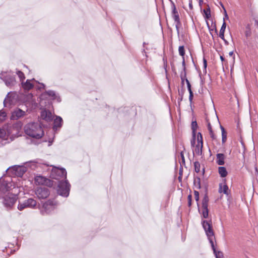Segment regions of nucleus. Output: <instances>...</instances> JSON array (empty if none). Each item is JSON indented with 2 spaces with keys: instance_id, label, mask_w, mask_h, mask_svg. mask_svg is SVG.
Listing matches in <instances>:
<instances>
[{
  "instance_id": "f257e3e1",
  "label": "nucleus",
  "mask_w": 258,
  "mask_h": 258,
  "mask_svg": "<svg viewBox=\"0 0 258 258\" xmlns=\"http://www.w3.org/2000/svg\"><path fill=\"white\" fill-rule=\"evenodd\" d=\"M25 133L28 136L39 139L44 135V131L40 123L30 122L24 126Z\"/></svg>"
},
{
  "instance_id": "f03ea898",
  "label": "nucleus",
  "mask_w": 258,
  "mask_h": 258,
  "mask_svg": "<svg viewBox=\"0 0 258 258\" xmlns=\"http://www.w3.org/2000/svg\"><path fill=\"white\" fill-rule=\"evenodd\" d=\"M203 228H204L206 234L208 237L210 243L211 244L213 252H216V249L214 243L215 240L214 232L213 230L211 220H204L202 221Z\"/></svg>"
},
{
  "instance_id": "7ed1b4c3",
  "label": "nucleus",
  "mask_w": 258,
  "mask_h": 258,
  "mask_svg": "<svg viewBox=\"0 0 258 258\" xmlns=\"http://www.w3.org/2000/svg\"><path fill=\"white\" fill-rule=\"evenodd\" d=\"M13 185L12 179L10 176H5L0 178V199L11 190Z\"/></svg>"
},
{
  "instance_id": "20e7f679",
  "label": "nucleus",
  "mask_w": 258,
  "mask_h": 258,
  "mask_svg": "<svg viewBox=\"0 0 258 258\" xmlns=\"http://www.w3.org/2000/svg\"><path fill=\"white\" fill-rule=\"evenodd\" d=\"M36 205L37 202L34 199L24 198L19 200L17 208L19 211H23L27 208L35 209Z\"/></svg>"
},
{
  "instance_id": "39448f33",
  "label": "nucleus",
  "mask_w": 258,
  "mask_h": 258,
  "mask_svg": "<svg viewBox=\"0 0 258 258\" xmlns=\"http://www.w3.org/2000/svg\"><path fill=\"white\" fill-rule=\"evenodd\" d=\"M71 185L68 180H60L58 182L57 192L58 195L67 198L69 196Z\"/></svg>"
},
{
  "instance_id": "423d86ee",
  "label": "nucleus",
  "mask_w": 258,
  "mask_h": 258,
  "mask_svg": "<svg viewBox=\"0 0 258 258\" xmlns=\"http://www.w3.org/2000/svg\"><path fill=\"white\" fill-rule=\"evenodd\" d=\"M50 176L52 178L58 180H63V179H66L67 178V171L64 168L53 167L52 169Z\"/></svg>"
},
{
  "instance_id": "0eeeda50",
  "label": "nucleus",
  "mask_w": 258,
  "mask_h": 258,
  "mask_svg": "<svg viewBox=\"0 0 258 258\" xmlns=\"http://www.w3.org/2000/svg\"><path fill=\"white\" fill-rule=\"evenodd\" d=\"M0 79L5 83L7 87H11L16 84L15 75H12L6 72L0 73Z\"/></svg>"
},
{
  "instance_id": "6e6552de",
  "label": "nucleus",
  "mask_w": 258,
  "mask_h": 258,
  "mask_svg": "<svg viewBox=\"0 0 258 258\" xmlns=\"http://www.w3.org/2000/svg\"><path fill=\"white\" fill-rule=\"evenodd\" d=\"M18 99V96L16 93L9 92L4 101V105L5 107L10 108L16 104Z\"/></svg>"
},
{
  "instance_id": "1a4fd4ad",
  "label": "nucleus",
  "mask_w": 258,
  "mask_h": 258,
  "mask_svg": "<svg viewBox=\"0 0 258 258\" xmlns=\"http://www.w3.org/2000/svg\"><path fill=\"white\" fill-rule=\"evenodd\" d=\"M3 198V203L5 206L8 209H10L15 204L18 199L17 195L16 194H8V195L1 197Z\"/></svg>"
},
{
  "instance_id": "9d476101",
  "label": "nucleus",
  "mask_w": 258,
  "mask_h": 258,
  "mask_svg": "<svg viewBox=\"0 0 258 258\" xmlns=\"http://www.w3.org/2000/svg\"><path fill=\"white\" fill-rule=\"evenodd\" d=\"M57 205V203L54 199H50L45 202L43 205L44 210L41 211L43 215L45 214H49L53 211L55 206Z\"/></svg>"
},
{
  "instance_id": "9b49d317",
  "label": "nucleus",
  "mask_w": 258,
  "mask_h": 258,
  "mask_svg": "<svg viewBox=\"0 0 258 258\" xmlns=\"http://www.w3.org/2000/svg\"><path fill=\"white\" fill-rule=\"evenodd\" d=\"M40 99H50L51 100H56L58 102L61 101L60 97L53 90L45 91L42 93L40 97Z\"/></svg>"
},
{
  "instance_id": "f8f14e48",
  "label": "nucleus",
  "mask_w": 258,
  "mask_h": 258,
  "mask_svg": "<svg viewBox=\"0 0 258 258\" xmlns=\"http://www.w3.org/2000/svg\"><path fill=\"white\" fill-rule=\"evenodd\" d=\"M35 194L39 199H45L50 195L49 188L45 186H40L35 189Z\"/></svg>"
},
{
  "instance_id": "ddd939ff",
  "label": "nucleus",
  "mask_w": 258,
  "mask_h": 258,
  "mask_svg": "<svg viewBox=\"0 0 258 258\" xmlns=\"http://www.w3.org/2000/svg\"><path fill=\"white\" fill-rule=\"evenodd\" d=\"M27 115V112L20 108H16L12 112L11 119L12 120H18L25 117Z\"/></svg>"
},
{
  "instance_id": "4468645a",
  "label": "nucleus",
  "mask_w": 258,
  "mask_h": 258,
  "mask_svg": "<svg viewBox=\"0 0 258 258\" xmlns=\"http://www.w3.org/2000/svg\"><path fill=\"white\" fill-rule=\"evenodd\" d=\"M209 202V198L207 194L205 195L202 200V208L203 209L202 217L203 218H207L209 216V210L208 208Z\"/></svg>"
},
{
  "instance_id": "2eb2a0df",
  "label": "nucleus",
  "mask_w": 258,
  "mask_h": 258,
  "mask_svg": "<svg viewBox=\"0 0 258 258\" xmlns=\"http://www.w3.org/2000/svg\"><path fill=\"white\" fill-rule=\"evenodd\" d=\"M197 138L198 144L196 146L195 152L197 154L201 155L202 154V149L203 146L202 135L201 133H198Z\"/></svg>"
},
{
  "instance_id": "dca6fc26",
  "label": "nucleus",
  "mask_w": 258,
  "mask_h": 258,
  "mask_svg": "<svg viewBox=\"0 0 258 258\" xmlns=\"http://www.w3.org/2000/svg\"><path fill=\"white\" fill-rule=\"evenodd\" d=\"M12 169L14 171V174L19 177H22L27 171L25 166L19 165H14L12 167Z\"/></svg>"
},
{
  "instance_id": "f3484780",
  "label": "nucleus",
  "mask_w": 258,
  "mask_h": 258,
  "mask_svg": "<svg viewBox=\"0 0 258 258\" xmlns=\"http://www.w3.org/2000/svg\"><path fill=\"white\" fill-rule=\"evenodd\" d=\"M41 117L42 119L46 121H50L53 119V115L48 110H44L41 112Z\"/></svg>"
},
{
  "instance_id": "a211bd4d",
  "label": "nucleus",
  "mask_w": 258,
  "mask_h": 258,
  "mask_svg": "<svg viewBox=\"0 0 258 258\" xmlns=\"http://www.w3.org/2000/svg\"><path fill=\"white\" fill-rule=\"evenodd\" d=\"M63 120L61 117L56 116L53 121V130L56 131L57 128H59L62 126Z\"/></svg>"
},
{
  "instance_id": "6ab92c4d",
  "label": "nucleus",
  "mask_w": 258,
  "mask_h": 258,
  "mask_svg": "<svg viewBox=\"0 0 258 258\" xmlns=\"http://www.w3.org/2000/svg\"><path fill=\"white\" fill-rule=\"evenodd\" d=\"M32 81H35L34 79L32 80H27L25 83L22 82V85L23 88L25 90H30L32 89L34 87V85L31 82Z\"/></svg>"
},
{
  "instance_id": "aec40b11",
  "label": "nucleus",
  "mask_w": 258,
  "mask_h": 258,
  "mask_svg": "<svg viewBox=\"0 0 258 258\" xmlns=\"http://www.w3.org/2000/svg\"><path fill=\"white\" fill-rule=\"evenodd\" d=\"M48 180L47 178L41 175L37 176L35 178V182L38 184L43 185L47 184Z\"/></svg>"
},
{
  "instance_id": "412c9836",
  "label": "nucleus",
  "mask_w": 258,
  "mask_h": 258,
  "mask_svg": "<svg viewBox=\"0 0 258 258\" xmlns=\"http://www.w3.org/2000/svg\"><path fill=\"white\" fill-rule=\"evenodd\" d=\"M173 19H174V21L176 22L175 24V27L177 31V33L178 36L179 35V27L180 26H181V22L179 19V16L178 14H176L175 15L172 16Z\"/></svg>"
},
{
  "instance_id": "4be33fe9",
  "label": "nucleus",
  "mask_w": 258,
  "mask_h": 258,
  "mask_svg": "<svg viewBox=\"0 0 258 258\" xmlns=\"http://www.w3.org/2000/svg\"><path fill=\"white\" fill-rule=\"evenodd\" d=\"M225 156L222 153H218L216 155V163L219 165H223L225 163L224 162Z\"/></svg>"
},
{
  "instance_id": "5701e85b",
  "label": "nucleus",
  "mask_w": 258,
  "mask_h": 258,
  "mask_svg": "<svg viewBox=\"0 0 258 258\" xmlns=\"http://www.w3.org/2000/svg\"><path fill=\"white\" fill-rule=\"evenodd\" d=\"M226 27V23L225 21V18H223V23L221 27L220 32H219V37L222 39H224V32Z\"/></svg>"
},
{
  "instance_id": "b1692460",
  "label": "nucleus",
  "mask_w": 258,
  "mask_h": 258,
  "mask_svg": "<svg viewBox=\"0 0 258 258\" xmlns=\"http://www.w3.org/2000/svg\"><path fill=\"white\" fill-rule=\"evenodd\" d=\"M218 172L221 177H225L227 175V171L225 167L220 166L218 168Z\"/></svg>"
},
{
  "instance_id": "393cba45",
  "label": "nucleus",
  "mask_w": 258,
  "mask_h": 258,
  "mask_svg": "<svg viewBox=\"0 0 258 258\" xmlns=\"http://www.w3.org/2000/svg\"><path fill=\"white\" fill-rule=\"evenodd\" d=\"M194 186L195 188L199 189L201 188V179L199 177H195L194 181Z\"/></svg>"
},
{
  "instance_id": "a878e982",
  "label": "nucleus",
  "mask_w": 258,
  "mask_h": 258,
  "mask_svg": "<svg viewBox=\"0 0 258 258\" xmlns=\"http://www.w3.org/2000/svg\"><path fill=\"white\" fill-rule=\"evenodd\" d=\"M228 186L226 184H224L223 186L222 189V184L219 185V192H223L224 194L228 195Z\"/></svg>"
},
{
  "instance_id": "bb28decb",
  "label": "nucleus",
  "mask_w": 258,
  "mask_h": 258,
  "mask_svg": "<svg viewBox=\"0 0 258 258\" xmlns=\"http://www.w3.org/2000/svg\"><path fill=\"white\" fill-rule=\"evenodd\" d=\"M198 127V124L196 121H192L191 122V130L192 136L194 137L196 136V130Z\"/></svg>"
},
{
  "instance_id": "cd10ccee",
  "label": "nucleus",
  "mask_w": 258,
  "mask_h": 258,
  "mask_svg": "<svg viewBox=\"0 0 258 258\" xmlns=\"http://www.w3.org/2000/svg\"><path fill=\"white\" fill-rule=\"evenodd\" d=\"M23 125V123L22 121H18L13 124V127L18 131L22 128Z\"/></svg>"
},
{
  "instance_id": "c85d7f7f",
  "label": "nucleus",
  "mask_w": 258,
  "mask_h": 258,
  "mask_svg": "<svg viewBox=\"0 0 258 258\" xmlns=\"http://www.w3.org/2000/svg\"><path fill=\"white\" fill-rule=\"evenodd\" d=\"M203 12L204 13L205 18L206 19H208L211 17V11L209 7L207 9H204Z\"/></svg>"
},
{
  "instance_id": "c756f323",
  "label": "nucleus",
  "mask_w": 258,
  "mask_h": 258,
  "mask_svg": "<svg viewBox=\"0 0 258 258\" xmlns=\"http://www.w3.org/2000/svg\"><path fill=\"white\" fill-rule=\"evenodd\" d=\"M17 75L18 76L19 78H20V80L22 82H23V81L25 79V75L24 73L21 72V71H17Z\"/></svg>"
},
{
  "instance_id": "7c9ffc66",
  "label": "nucleus",
  "mask_w": 258,
  "mask_h": 258,
  "mask_svg": "<svg viewBox=\"0 0 258 258\" xmlns=\"http://www.w3.org/2000/svg\"><path fill=\"white\" fill-rule=\"evenodd\" d=\"M200 164L198 161L194 162L195 171L197 173H199L200 171Z\"/></svg>"
},
{
  "instance_id": "2f4dec72",
  "label": "nucleus",
  "mask_w": 258,
  "mask_h": 258,
  "mask_svg": "<svg viewBox=\"0 0 258 258\" xmlns=\"http://www.w3.org/2000/svg\"><path fill=\"white\" fill-rule=\"evenodd\" d=\"M179 54L183 57H184L185 51L184 46H180L178 48Z\"/></svg>"
},
{
  "instance_id": "473e14b6",
  "label": "nucleus",
  "mask_w": 258,
  "mask_h": 258,
  "mask_svg": "<svg viewBox=\"0 0 258 258\" xmlns=\"http://www.w3.org/2000/svg\"><path fill=\"white\" fill-rule=\"evenodd\" d=\"M186 74V72H181L180 79L181 80V84H184V82L185 81Z\"/></svg>"
},
{
  "instance_id": "72a5a7b5",
  "label": "nucleus",
  "mask_w": 258,
  "mask_h": 258,
  "mask_svg": "<svg viewBox=\"0 0 258 258\" xmlns=\"http://www.w3.org/2000/svg\"><path fill=\"white\" fill-rule=\"evenodd\" d=\"M171 3H172V15L173 16V15H175L176 14H178V13L176 9L175 4L172 2H171Z\"/></svg>"
},
{
  "instance_id": "f704fd0d",
  "label": "nucleus",
  "mask_w": 258,
  "mask_h": 258,
  "mask_svg": "<svg viewBox=\"0 0 258 258\" xmlns=\"http://www.w3.org/2000/svg\"><path fill=\"white\" fill-rule=\"evenodd\" d=\"M214 253L216 258H222L223 256V254L221 251H216V252H214Z\"/></svg>"
},
{
  "instance_id": "c9c22d12",
  "label": "nucleus",
  "mask_w": 258,
  "mask_h": 258,
  "mask_svg": "<svg viewBox=\"0 0 258 258\" xmlns=\"http://www.w3.org/2000/svg\"><path fill=\"white\" fill-rule=\"evenodd\" d=\"M7 114L5 112L0 111V121L3 120L6 117Z\"/></svg>"
},
{
  "instance_id": "e433bc0d",
  "label": "nucleus",
  "mask_w": 258,
  "mask_h": 258,
  "mask_svg": "<svg viewBox=\"0 0 258 258\" xmlns=\"http://www.w3.org/2000/svg\"><path fill=\"white\" fill-rule=\"evenodd\" d=\"M188 200V207H190L191 205V201H192V196L191 195H189L187 197Z\"/></svg>"
},
{
  "instance_id": "4c0bfd02",
  "label": "nucleus",
  "mask_w": 258,
  "mask_h": 258,
  "mask_svg": "<svg viewBox=\"0 0 258 258\" xmlns=\"http://www.w3.org/2000/svg\"><path fill=\"white\" fill-rule=\"evenodd\" d=\"M194 195L196 201L197 202H198L199 200V192L197 190H195Z\"/></svg>"
},
{
  "instance_id": "58836bf2",
  "label": "nucleus",
  "mask_w": 258,
  "mask_h": 258,
  "mask_svg": "<svg viewBox=\"0 0 258 258\" xmlns=\"http://www.w3.org/2000/svg\"><path fill=\"white\" fill-rule=\"evenodd\" d=\"M182 66L183 67V71H182L181 72H186L185 62L184 57L182 58Z\"/></svg>"
},
{
  "instance_id": "ea45409f",
  "label": "nucleus",
  "mask_w": 258,
  "mask_h": 258,
  "mask_svg": "<svg viewBox=\"0 0 258 258\" xmlns=\"http://www.w3.org/2000/svg\"><path fill=\"white\" fill-rule=\"evenodd\" d=\"M180 156L181 160H182V164H185V158H184V154H183V151H181L180 153Z\"/></svg>"
},
{
  "instance_id": "a19ab883",
  "label": "nucleus",
  "mask_w": 258,
  "mask_h": 258,
  "mask_svg": "<svg viewBox=\"0 0 258 258\" xmlns=\"http://www.w3.org/2000/svg\"><path fill=\"white\" fill-rule=\"evenodd\" d=\"M227 138L226 134L222 135V143H224L226 142Z\"/></svg>"
},
{
  "instance_id": "79ce46f5",
  "label": "nucleus",
  "mask_w": 258,
  "mask_h": 258,
  "mask_svg": "<svg viewBox=\"0 0 258 258\" xmlns=\"http://www.w3.org/2000/svg\"><path fill=\"white\" fill-rule=\"evenodd\" d=\"M203 63H204V69L205 70V73H206V68L207 67V62L206 59L205 58H203Z\"/></svg>"
},
{
  "instance_id": "37998d69",
  "label": "nucleus",
  "mask_w": 258,
  "mask_h": 258,
  "mask_svg": "<svg viewBox=\"0 0 258 258\" xmlns=\"http://www.w3.org/2000/svg\"><path fill=\"white\" fill-rule=\"evenodd\" d=\"M189 100L190 102L191 103L192 102V100L193 99L194 94H193L192 92H189Z\"/></svg>"
},
{
  "instance_id": "c03bdc74",
  "label": "nucleus",
  "mask_w": 258,
  "mask_h": 258,
  "mask_svg": "<svg viewBox=\"0 0 258 258\" xmlns=\"http://www.w3.org/2000/svg\"><path fill=\"white\" fill-rule=\"evenodd\" d=\"M220 4H221V6H222V7L223 8V10L224 11L225 18H226L227 19H228V15L227 14V12H226L225 8H224L223 5L221 3Z\"/></svg>"
},
{
  "instance_id": "a18cd8bd",
  "label": "nucleus",
  "mask_w": 258,
  "mask_h": 258,
  "mask_svg": "<svg viewBox=\"0 0 258 258\" xmlns=\"http://www.w3.org/2000/svg\"><path fill=\"white\" fill-rule=\"evenodd\" d=\"M208 130L209 131V133H212L213 132V130H212V126H211L210 123H208Z\"/></svg>"
},
{
  "instance_id": "49530a36",
  "label": "nucleus",
  "mask_w": 258,
  "mask_h": 258,
  "mask_svg": "<svg viewBox=\"0 0 258 258\" xmlns=\"http://www.w3.org/2000/svg\"><path fill=\"white\" fill-rule=\"evenodd\" d=\"M210 137L211 138L213 139V140H215L216 139V136L215 135H214L213 132H212V133H210Z\"/></svg>"
},
{
  "instance_id": "de8ad7c7",
  "label": "nucleus",
  "mask_w": 258,
  "mask_h": 258,
  "mask_svg": "<svg viewBox=\"0 0 258 258\" xmlns=\"http://www.w3.org/2000/svg\"><path fill=\"white\" fill-rule=\"evenodd\" d=\"M220 128L222 131V135L226 134V132L224 129V128L223 127V126H222V125H220Z\"/></svg>"
},
{
  "instance_id": "09e8293b",
  "label": "nucleus",
  "mask_w": 258,
  "mask_h": 258,
  "mask_svg": "<svg viewBox=\"0 0 258 258\" xmlns=\"http://www.w3.org/2000/svg\"><path fill=\"white\" fill-rule=\"evenodd\" d=\"M220 128L222 131V135L226 134V132L224 129V128L223 127V126H222V125H220Z\"/></svg>"
},
{
  "instance_id": "8fccbe9b",
  "label": "nucleus",
  "mask_w": 258,
  "mask_h": 258,
  "mask_svg": "<svg viewBox=\"0 0 258 258\" xmlns=\"http://www.w3.org/2000/svg\"><path fill=\"white\" fill-rule=\"evenodd\" d=\"M220 128L222 131V135L226 134V132L224 129V128L223 127V126H222V125H220Z\"/></svg>"
},
{
  "instance_id": "3c124183",
  "label": "nucleus",
  "mask_w": 258,
  "mask_h": 258,
  "mask_svg": "<svg viewBox=\"0 0 258 258\" xmlns=\"http://www.w3.org/2000/svg\"><path fill=\"white\" fill-rule=\"evenodd\" d=\"M220 128L222 131V135L226 134V132L224 129V128L223 127V126H222V125H220Z\"/></svg>"
},
{
  "instance_id": "603ef678",
  "label": "nucleus",
  "mask_w": 258,
  "mask_h": 258,
  "mask_svg": "<svg viewBox=\"0 0 258 258\" xmlns=\"http://www.w3.org/2000/svg\"><path fill=\"white\" fill-rule=\"evenodd\" d=\"M187 87L189 92H192L191 90V86L190 84H188V85H187Z\"/></svg>"
},
{
  "instance_id": "864d4df0",
  "label": "nucleus",
  "mask_w": 258,
  "mask_h": 258,
  "mask_svg": "<svg viewBox=\"0 0 258 258\" xmlns=\"http://www.w3.org/2000/svg\"><path fill=\"white\" fill-rule=\"evenodd\" d=\"M195 144V136H193V139L191 141V146H194V145Z\"/></svg>"
},
{
  "instance_id": "5fc2aeb1",
  "label": "nucleus",
  "mask_w": 258,
  "mask_h": 258,
  "mask_svg": "<svg viewBox=\"0 0 258 258\" xmlns=\"http://www.w3.org/2000/svg\"><path fill=\"white\" fill-rule=\"evenodd\" d=\"M40 85H41V87H39L38 88L39 89H44L45 88V85L44 84L41 83V84H40Z\"/></svg>"
},
{
  "instance_id": "6e6d98bb",
  "label": "nucleus",
  "mask_w": 258,
  "mask_h": 258,
  "mask_svg": "<svg viewBox=\"0 0 258 258\" xmlns=\"http://www.w3.org/2000/svg\"><path fill=\"white\" fill-rule=\"evenodd\" d=\"M178 93H179V95L180 96V97H182L183 98V91H181L180 92L179 91H178Z\"/></svg>"
},
{
  "instance_id": "4d7b16f0",
  "label": "nucleus",
  "mask_w": 258,
  "mask_h": 258,
  "mask_svg": "<svg viewBox=\"0 0 258 258\" xmlns=\"http://www.w3.org/2000/svg\"><path fill=\"white\" fill-rule=\"evenodd\" d=\"M3 136V132L2 129L0 128V138Z\"/></svg>"
},
{
  "instance_id": "13d9d810",
  "label": "nucleus",
  "mask_w": 258,
  "mask_h": 258,
  "mask_svg": "<svg viewBox=\"0 0 258 258\" xmlns=\"http://www.w3.org/2000/svg\"><path fill=\"white\" fill-rule=\"evenodd\" d=\"M220 58V59H221V60L222 61H223L225 60V58H224V57L223 56L221 55Z\"/></svg>"
},
{
  "instance_id": "bf43d9fd",
  "label": "nucleus",
  "mask_w": 258,
  "mask_h": 258,
  "mask_svg": "<svg viewBox=\"0 0 258 258\" xmlns=\"http://www.w3.org/2000/svg\"><path fill=\"white\" fill-rule=\"evenodd\" d=\"M250 35V32L248 31L245 32V35L246 37H248Z\"/></svg>"
},
{
  "instance_id": "052dcab7",
  "label": "nucleus",
  "mask_w": 258,
  "mask_h": 258,
  "mask_svg": "<svg viewBox=\"0 0 258 258\" xmlns=\"http://www.w3.org/2000/svg\"><path fill=\"white\" fill-rule=\"evenodd\" d=\"M185 82H186V85L190 84L189 81L188 80V79L187 78L185 79Z\"/></svg>"
},
{
  "instance_id": "680f3d73",
  "label": "nucleus",
  "mask_w": 258,
  "mask_h": 258,
  "mask_svg": "<svg viewBox=\"0 0 258 258\" xmlns=\"http://www.w3.org/2000/svg\"><path fill=\"white\" fill-rule=\"evenodd\" d=\"M222 40L224 41V42H225V43L226 44H228V41H227L225 39V38H224V39H222Z\"/></svg>"
},
{
  "instance_id": "e2e57ef3",
  "label": "nucleus",
  "mask_w": 258,
  "mask_h": 258,
  "mask_svg": "<svg viewBox=\"0 0 258 258\" xmlns=\"http://www.w3.org/2000/svg\"><path fill=\"white\" fill-rule=\"evenodd\" d=\"M203 3V1L202 0H199V5L200 6H201Z\"/></svg>"
},
{
  "instance_id": "0e129e2a",
  "label": "nucleus",
  "mask_w": 258,
  "mask_h": 258,
  "mask_svg": "<svg viewBox=\"0 0 258 258\" xmlns=\"http://www.w3.org/2000/svg\"><path fill=\"white\" fill-rule=\"evenodd\" d=\"M182 98H182V97H180L179 98H178V102H180V101H181L182 100Z\"/></svg>"
},
{
  "instance_id": "69168bd1",
  "label": "nucleus",
  "mask_w": 258,
  "mask_h": 258,
  "mask_svg": "<svg viewBox=\"0 0 258 258\" xmlns=\"http://www.w3.org/2000/svg\"><path fill=\"white\" fill-rule=\"evenodd\" d=\"M233 54V51H230L229 53V55L230 56H232Z\"/></svg>"
},
{
  "instance_id": "338daca9",
  "label": "nucleus",
  "mask_w": 258,
  "mask_h": 258,
  "mask_svg": "<svg viewBox=\"0 0 258 258\" xmlns=\"http://www.w3.org/2000/svg\"><path fill=\"white\" fill-rule=\"evenodd\" d=\"M189 7L190 9H191L192 8V6L191 3H189Z\"/></svg>"
},
{
  "instance_id": "774afa93",
  "label": "nucleus",
  "mask_w": 258,
  "mask_h": 258,
  "mask_svg": "<svg viewBox=\"0 0 258 258\" xmlns=\"http://www.w3.org/2000/svg\"><path fill=\"white\" fill-rule=\"evenodd\" d=\"M254 22L255 24L258 26V21L256 20H255Z\"/></svg>"
}]
</instances>
